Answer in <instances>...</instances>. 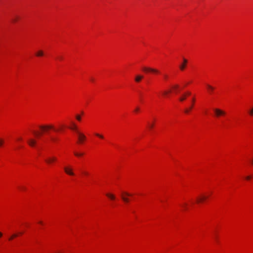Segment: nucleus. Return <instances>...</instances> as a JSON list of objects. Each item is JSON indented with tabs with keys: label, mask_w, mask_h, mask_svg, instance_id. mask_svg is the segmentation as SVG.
<instances>
[{
	"label": "nucleus",
	"mask_w": 253,
	"mask_h": 253,
	"mask_svg": "<svg viewBox=\"0 0 253 253\" xmlns=\"http://www.w3.org/2000/svg\"><path fill=\"white\" fill-rule=\"evenodd\" d=\"M185 99H186V94H184V95H183L182 96H181V97L179 98V100H180V101H184Z\"/></svg>",
	"instance_id": "obj_16"
},
{
	"label": "nucleus",
	"mask_w": 253,
	"mask_h": 253,
	"mask_svg": "<svg viewBox=\"0 0 253 253\" xmlns=\"http://www.w3.org/2000/svg\"><path fill=\"white\" fill-rule=\"evenodd\" d=\"M125 196H131V195L127 193V192H124L122 195H121V198L122 199V200L126 203H128L129 202V199L128 198H126Z\"/></svg>",
	"instance_id": "obj_4"
},
{
	"label": "nucleus",
	"mask_w": 253,
	"mask_h": 253,
	"mask_svg": "<svg viewBox=\"0 0 253 253\" xmlns=\"http://www.w3.org/2000/svg\"><path fill=\"white\" fill-rule=\"evenodd\" d=\"M40 127L44 130H47L49 129H54V127L52 125L41 126Z\"/></svg>",
	"instance_id": "obj_8"
},
{
	"label": "nucleus",
	"mask_w": 253,
	"mask_h": 253,
	"mask_svg": "<svg viewBox=\"0 0 253 253\" xmlns=\"http://www.w3.org/2000/svg\"><path fill=\"white\" fill-rule=\"evenodd\" d=\"M18 140H21V138H19Z\"/></svg>",
	"instance_id": "obj_41"
},
{
	"label": "nucleus",
	"mask_w": 253,
	"mask_h": 253,
	"mask_svg": "<svg viewBox=\"0 0 253 253\" xmlns=\"http://www.w3.org/2000/svg\"><path fill=\"white\" fill-rule=\"evenodd\" d=\"M192 107H193V105H192V106H191V107L189 108V109H186L185 110V111H184L185 113H188L189 112L190 110L192 109Z\"/></svg>",
	"instance_id": "obj_21"
},
{
	"label": "nucleus",
	"mask_w": 253,
	"mask_h": 253,
	"mask_svg": "<svg viewBox=\"0 0 253 253\" xmlns=\"http://www.w3.org/2000/svg\"><path fill=\"white\" fill-rule=\"evenodd\" d=\"M167 93H168V92H167V91H165V92H164V94L165 95L167 94Z\"/></svg>",
	"instance_id": "obj_32"
},
{
	"label": "nucleus",
	"mask_w": 253,
	"mask_h": 253,
	"mask_svg": "<svg viewBox=\"0 0 253 253\" xmlns=\"http://www.w3.org/2000/svg\"><path fill=\"white\" fill-rule=\"evenodd\" d=\"M186 206H187V204H184L183 205H182V207H183V208L185 209V210H186Z\"/></svg>",
	"instance_id": "obj_27"
},
{
	"label": "nucleus",
	"mask_w": 253,
	"mask_h": 253,
	"mask_svg": "<svg viewBox=\"0 0 253 253\" xmlns=\"http://www.w3.org/2000/svg\"><path fill=\"white\" fill-rule=\"evenodd\" d=\"M39 223L40 224H42V221H39Z\"/></svg>",
	"instance_id": "obj_36"
},
{
	"label": "nucleus",
	"mask_w": 253,
	"mask_h": 253,
	"mask_svg": "<svg viewBox=\"0 0 253 253\" xmlns=\"http://www.w3.org/2000/svg\"><path fill=\"white\" fill-rule=\"evenodd\" d=\"M143 78V76L140 75H138L136 76L135 78V81L136 83H139Z\"/></svg>",
	"instance_id": "obj_9"
},
{
	"label": "nucleus",
	"mask_w": 253,
	"mask_h": 253,
	"mask_svg": "<svg viewBox=\"0 0 253 253\" xmlns=\"http://www.w3.org/2000/svg\"><path fill=\"white\" fill-rule=\"evenodd\" d=\"M52 140L53 141H55V139L53 138H52Z\"/></svg>",
	"instance_id": "obj_37"
},
{
	"label": "nucleus",
	"mask_w": 253,
	"mask_h": 253,
	"mask_svg": "<svg viewBox=\"0 0 253 253\" xmlns=\"http://www.w3.org/2000/svg\"><path fill=\"white\" fill-rule=\"evenodd\" d=\"M43 54L44 53L43 51L41 50L38 51L36 54V56L38 57L42 56L43 55Z\"/></svg>",
	"instance_id": "obj_13"
},
{
	"label": "nucleus",
	"mask_w": 253,
	"mask_h": 253,
	"mask_svg": "<svg viewBox=\"0 0 253 253\" xmlns=\"http://www.w3.org/2000/svg\"><path fill=\"white\" fill-rule=\"evenodd\" d=\"M194 101H195V99H194V98H193V99H192V102H194Z\"/></svg>",
	"instance_id": "obj_35"
},
{
	"label": "nucleus",
	"mask_w": 253,
	"mask_h": 253,
	"mask_svg": "<svg viewBox=\"0 0 253 253\" xmlns=\"http://www.w3.org/2000/svg\"><path fill=\"white\" fill-rule=\"evenodd\" d=\"M95 135H96V136L99 137L100 138H102L103 139L104 138V137H103V136L102 135L100 134L99 133H96Z\"/></svg>",
	"instance_id": "obj_22"
},
{
	"label": "nucleus",
	"mask_w": 253,
	"mask_h": 253,
	"mask_svg": "<svg viewBox=\"0 0 253 253\" xmlns=\"http://www.w3.org/2000/svg\"><path fill=\"white\" fill-rule=\"evenodd\" d=\"M106 196L110 198L111 200H114L115 199V196L112 194L108 193L106 194Z\"/></svg>",
	"instance_id": "obj_14"
},
{
	"label": "nucleus",
	"mask_w": 253,
	"mask_h": 253,
	"mask_svg": "<svg viewBox=\"0 0 253 253\" xmlns=\"http://www.w3.org/2000/svg\"><path fill=\"white\" fill-rule=\"evenodd\" d=\"M17 236V234H14L12 235L9 239V240H12L14 238L16 237Z\"/></svg>",
	"instance_id": "obj_20"
},
{
	"label": "nucleus",
	"mask_w": 253,
	"mask_h": 253,
	"mask_svg": "<svg viewBox=\"0 0 253 253\" xmlns=\"http://www.w3.org/2000/svg\"><path fill=\"white\" fill-rule=\"evenodd\" d=\"M4 143L3 140L0 139V147H1Z\"/></svg>",
	"instance_id": "obj_25"
},
{
	"label": "nucleus",
	"mask_w": 253,
	"mask_h": 253,
	"mask_svg": "<svg viewBox=\"0 0 253 253\" xmlns=\"http://www.w3.org/2000/svg\"><path fill=\"white\" fill-rule=\"evenodd\" d=\"M139 108L138 107H136L134 111H135V112H137L139 111Z\"/></svg>",
	"instance_id": "obj_28"
},
{
	"label": "nucleus",
	"mask_w": 253,
	"mask_h": 253,
	"mask_svg": "<svg viewBox=\"0 0 253 253\" xmlns=\"http://www.w3.org/2000/svg\"><path fill=\"white\" fill-rule=\"evenodd\" d=\"M74 155L77 157H81L84 155L83 153H78L77 152H74Z\"/></svg>",
	"instance_id": "obj_15"
},
{
	"label": "nucleus",
	"mask_w": 253,
	"mask_h": 253,
	"mask_svg": "<svg viewBox=\"0 0 253 253\" xmlns=\"http://www.w3.org/2000/svg\"><path fill=\"white\" fill-rule=\"evenodd\" d=\"M18 19V17H16L15 18H13V19L12 20V22H15L17 20V19Z\"/></svg>",
	"instance_id": "obj_26"
},
{
	"label": "nucleus",
	"mask_w": 253,
	"mask_h": 253,
	"mask_svg": "<svg viewBox=\"0 0 253 253\" xmlns=\"http://www.w3.org/2000/svg\"><path fill=\"white\" fill-rule=\"evenodd\" d=\"M36 135H39V133L36 132H34Z\"/></svg>",
	"instance_id": "obj_33"
},
{
	"label": "nucleus",
	"mask_w": 253,
	"mask_h": 253,
	"mask_svg": "<svg viewBox=\"0 0 253 253\" xmlns=\"http://www.w3.org/2000/svg\"><path fill=\"white\" fill-rule=\"evenodd\" d=\"M76 119H77V120L80 121L81 120V117L80 115H77L76 116Z\"/></svg>",
	"instance_id": "obj_24"
},
{
	"label": "nucleus",
	"mask_w": 253,
	"mask_h": 253,
	"mask_svg": "<svg viewBox=\"0 0 253 253\" xmlns=\"http://www.w3.org/2000/svg\"><path fill=\"white\" fill-rule=\"evenodd\" d=\"M83 173H84L85 175H87V174H88V173H87V172H85V171L83 172Z\"/></svg>",
	"instance_id": "obj_30"
},
{
	"label": "nucleus",
	"mask_w": 253,
	"mask_h": 253,
	"mask_svg": "<svg viewBox=\"0 0 253 253\" xmlns=\"http://www.w3.org/2000/svg\"><path fill=\"white\" fill-rule=\"evenodd\" d=\"M190 94H191V93H190V92H187V95H190Z\"/></svg>",
	"instance_id": "obj_34"
},
{
	"label": "nucleus",
	"mask_w": 253,
	"mask_h": 253,
	"mask_svg": "<svg viewBox=\"0 0 253 253\" xmlns=\"http://www.w3.org/2000/svg\"><path fill=\"white\" fill-rule=\"evenodd\" d=\"M28 143L31 146H34L36 143V141L34 139H30L28 141Z\"/></svg>",
	"instance_id": "obj_12"
},
{
	"label": "nucleus",
	"mask_w": 253,
	"mask_h": 253,
	"mask_svg": "<svg viewBox=\"0 0 253 253\" xmlns=\"http://www.w3.org/2000/svg\"><path fill=\"white\" fill-rule=\"evenodd\" d=\"M57 159L54 156L48 157L45 159V162L48 164H51L56 161Z\"/></svg>",
	"instance_id": "obj_2"
},
{
	"label": "nucleus",
	"mask_w": 253,
	"mask_h": 253,
	"mask_svg": "<svg viewBox=\"0 0 253 253\" xmlns=\"http://www.w3.org/2000/svg\"><path fill=\"white\" fill-rule=\"evenodd\" d=\"M64 171L68 175H74V172L73 171V169L71 168H69V167H65L64 168Z\"/></svg>",
	"instance_id": "obj_6"
},
{
	"label": "nucleus",
	"mask_w": 253,
	"mask_h": 253,
	"mask_svg": "<svg viewBox=\"0 0 253 253\" xmlns=\"http://www.w3.org/2000/svg\"><path fill=\"white\" fill-rule=\"evenodd\" d=\"M70 128L71 129H73V130H76L77 132L78 131H77V126H76V125L74 123H73V126L72 127H70Z\"/></svg>",
	"instance_id": "obj_17"
},
{
	"label": "nucleus",
	"mask_w": 253,
	"mask_h": 253,
	"mask_svg": "<svg viewBox=\"0 0 253 253\" xmlns=\"http://www.w3.org/2000/svg\"><path fill=\"white\" fill-rule=\"evenodd\" d=\"M143 71L146 72H152V73H159V71L157 70V69L149 68V67H144L143 68Z\"/></svg>",
	"instance_id": "obj_3"
},
{
	"label": "nucleus",
	"mask_w": 253,
	"mask_h": 253,
	"mask_svg": "<svg viewBox=\"0 0 253 253\" xmlns=\"http://www.w3.org/2000/svg\"><path fill=\"white\" fill-rule=\"evenodd\" d=\"M174 90H175V91H177V89L179 87V85L178 84H175L173 85L172 87Z\"/></svg>",
	"instance_id": "obj_19"
},
{
	"label": "nucleus",
	"mask_w": 253,
	"mask_h": 253,
	"mask_svg": "<svg viewBox=\"0 0 253 253\" xmlns=\"http://www.w3.org/2000/svg\"><path fill=\"white\" fill-rule=\"evenodd\" d=\"M165 78H167L168 76L167 75H165Z\"/></svg>",
	"instance_id": "obj_39"
},
{
	"label": "nucleus",
	"mask_w": 253,
	"mask_h": 253,
	"mask_svg": "<svg viewBox=\"0 0 253 253\" xmlns=\"http://www.w3.org/2000/svg\"><path fill=\"white\" fill-rule=\"evenodd\" d=\"M2 236V233L0 232V238H1Z\"/></svg>",
	"instance_id": "obj_31"
},
{
	"label": "nucleus",
	"mask_w": 253,
	"mask_h": 253,
	"mask_svg": "<svg viewBox=\"0 0 253 253\" xmlns=\"http://www.w3.org/2000/svg\"><path fill=\"white\" fill-rule=\"evenodd\" d=\"M187 60L184 58L183 59V63L180 66V69L181 70H184V69H185V66H186V64H187Z\"/></svg>",
	"instance_id": "obj_10"
},
{
	"label": "nucleus",
	"mask_w": 253,
	"mask_h": 253,
	"mask_svg": "<svg viewBox=\"0 0 253 253\" xmlns=\"http://www.w3.org/2000/svg\"><path fill=\"white\" fill-rule=\"evenodd\" d=\"M77 133L79 135V137H78L79 142L80 143H82L84 140H85L86 137L84 134H83L79 131H77Z\"/></svg>",
	"instance_id": "obj_5"
},
{
	"label": "nucleus",
	"mask_w": 253,
	"mask_h": 253,
	"mask_svg": "<svg viewBox=\"0 0 253 253\" xmlns=\"http://www.w3.org/2000/svg\"><path fill=\"white\" fill-rule=\"evenodd\" d=\"M246 179L247 180H250L251 178V176H248L246 177Z\"/></svg>",
	"instance_id": "obj_29"
},
{
	"label": "nucleus",
	"mask_w": 253,
	"mask_h": 253,
	"mask_svg": "<svg viewBox=\"0 0 253 253\" xmlns=\"http://www.w3.org/2000/svg\"><path fill=\"white\" fill-rule=\"evenodd\" d=\"M154 125V124H153V123L151 124H149V128H150V129H152V128L153 127Z\"/></svg>",
	"instance_id": "obj_23"
},
{
	"label": "nucleus",
	"mask_w": 253,
	"mask_h": 253,
	"mask_svg": "<svg viewBox=\"0 0 253 253\" xmlns=\"http://www.w3.org/2000/svg\"><path fill=\"white\" fill-rule=\"evenodd\" d=\"M213 111L214 112L215 117L217 118L219 117L220 116H223L225 114V112L224 111L218 108L213 109Z\"/></svg>",
	"instance_id": "obj_1"
},
{
	"label": "nucleus",
	"mask_w": 253,
	"mask_h": 253,
	"mask_svg": "<svg viewBox=\"0 0 253 253\" xmlns=\"http://www.w3.org/2000/svg\"><path fill=\"white\" fill-rule=\"evenodd\" d=\"M91 81H93V79H91Z\"/></svg>",
	"instance_id": "obj_40"
},
{
	"label": "nucleus",
	"mask_w": 253,
	"mask_h": 253,
	"mask_svg": "<svg viewBox=\"0 0 253 253\" xmlns=\"http://www.w3.org/2000/svg\"><path fill=\"white\" fill-rule=\"evenodd\" d=\"M59 59H62V57H59Z\"/></svg>",
	"instance_id": "obj_38"
},
{
	"label": "nucleus",
	"mask_w": 253,
	"mask_h": 253,
	"mask_svg": "<svg viewBox=\"0 0 253 253\" xmlns=\"http://www.w3.org/2000/svg\"><path fill=\"white\" fill-rule=\"evenodd\" d=\"M207 198V196L205 195H201L200 196L197 197L196 202L197 203H202L204 202Z\"/></svg>",
	"instance_id": "obj_7"
},
{
	"label": "nucleus",
	"mask_w": 253,
	"mask_h": 253,
	"mask_svg": "<svg viewBox=\"0 0 253 253\" xmlns=\"http://www.w3.org/2000/svg\"><path fill=\"white\" fill-rule=\"evenodd\" d=\"M207 87L210 93H212L214 89V87L210 84H207Z\"/></svg>",
	"instance_id": "obj_11"
},
{
	"label": "nucleus",
	"mask_w": 253,
	"mask_h": 253,
	"mask_svg": "<svg viewBox=\"0 0 253 253\" xmlns=\"http://www.w3.org/2000/svg\"><path fill=\"white\" fill-rule=\"evenodd\" d=\"M249 114L251 116H253V106L252 108L249 111Z\"/></svg>",
	"instance_id": "obj_18"
}]
</instances>
